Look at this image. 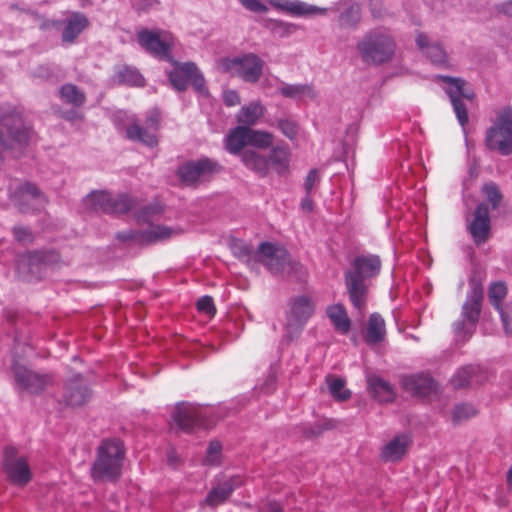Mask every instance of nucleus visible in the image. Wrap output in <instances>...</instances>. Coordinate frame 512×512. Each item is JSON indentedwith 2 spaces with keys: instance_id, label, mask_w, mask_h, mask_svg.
Returning a JSON list of instances; mask_svg holds the SVG:
<instances>
[{
  "instance_id": "f257e3e1",
  "label": "nucleus",
  "mask_w": 512,
  "mask_h": 512,
  "mask_svg": "<svg viewBox=\"0 0 512 512\" xmlns=\"http://www.w3.org/2000/svg\"><path fill=\"white\" fill-rule=\"evenodd\" d=\"M381 272V258L375 254H361L344 273L346 289L352 305L363 314L367 308L369 286L367 281Z\"/></svg>"
},
{
  "instance_id": "f03ea898",
  "label": "nucleus",
  "mask_w": 512,
  "mask_h": 512,
  "mask_svg": "<svg viewBox=\"0 0 512 512\" xmlns=\"http://www.w3.org/2000/svg\"><path fill=\"white\" fill-rule=\"evenodd\" d=\"M125 448L121 440H102L97 448L96 458L90 475L95 482H116L122 473Z\"/></svg>"
},
{
  "instance_id": "7ed1b4c3",
  "label": "nucleus",
  "mask_w": 512,
  "mask_h": 512,
  "mask_svg": "<svg viewBox=\"0 0 512 512\" xmlns=\"http://www.w3.org/2000/svg\"><path fill=\"white\" fill-rule=\"evenodd\" d=\"M364 63L381 65L393 59L397 44L391 33L385 29H372L357 45Z\"/></svg>"
},
{
  "instance_id": "20e7f679",
  "label": "nucleus",
  "mask_w": 512,
  "mask_h": 512,
  "mask_svg": "<svg viewBox=\"0 0 512 512\" xmlns=\"http://www.w3.org/2000/svg\"><path fill=\"white\" fill-rule=\"evenodd\" d=\"M314 312L315 302L309 296L300 295L292 298L286 317L285 336L291 341L298 338Z\"/></svg>"
},
{
  "instance_id": "39448f33",
  "label": "nucleus",
  "mask_w": 512,
  "mask_h": 512,
  "mask_svg": "<svg viewBox=\"0 0 512 512\" xmlns=\"http://www.w3.org/2000/svg\"><path fill=\"white\" fill-rule=\"evenodd\" d=\"M485 143L502 155L512 154V109L499 113L496 123L486 133Z\"/></svg>"
},
{
  "instance_id": "423d86ee",
  "label": "nucleus",
  "mask_w": 512,
  "mask_h": 512,
  "mask_svg": "<svg viewBox=\"0 0 512 512\" xmlns=\"http://www.w3.org/2000/svg\"><path fill=\"white\" fill-rule=\"evenodd\" d=\"M264 62L256 54H244L237 58H222L219 68L248 83H257L262 75Z\"/></svg>"
},
{
  "instance_id": "0eeeda50",
  "label": "nucleus",
  "mask_w": 512,
  "mask_h": 512,
  "mask_svg": "<svg viewBox=\"0 0 512 512\" xmlns=\"http://www.w3.org/2000/svg\"><path fill=\"white\" fill-rule=\"evenodd\" d=\"M2 128L6 129V137L0 131V154L9 150L22 149L28 144L30 129L25 126L19 114L10 113L4 116Z\"/></svg>"
},
{
  "instance_id": "6e6552de",
  "label": "nucleus",
  "mask_w": 512,
  "mask_h": 512,
  "mask_svg": "<svg viewBox=\"0 0 512 512\" xmlns=\"http://www.w3.org/2000/svg\"><path fill=\"white\" fill-rule=\"evenodd\" d=\"M221 171V166L209 158L189 161L179 166L177 176L180 182L187 187H197L203 182L209 181L215 174Z\"/></svg>"
},
{
  "instance_id": "1a4fd4ad",
  "label": "nucleus",
  "mask_w": 512,
  "mask_h": 512,
  "mask_svg": "<svg viewBox=\"0 0 512 512\" xmlns=\"http://www.w3.org/2000/svg\"><path fill=\"white\" fill-rule=\"evenodd\" d=\"M85 205L95 211L123 214L134 209L136 201L125 194L113 197L106 191H93L86 197Z\"/></svg>"
},
{
  "instance_id": "9d476101",
  "label": "nucleus",
  "mask_w": 512,
  "mask_h": 512,
  "mask_svg": "<svg viewBox=\"0 0 512 512\" xmlns=\"http://www.w3.org/2000/svg\"><path fill=\"white\" fill-rule=\"evenodd\" d=\"M10 200L21 213L37 211L46 203L44 196L34 184L17 180L10 184Z\"/></svg>"
},
{
  "instance_id": "9b49d317",
  "label": "nucleus",
  "mask_w": 512,
  "mask_h": 512,
  "mask_svg": "<svg viewBox=\"0 0 512 512\" xmlns=\"http://www.w3.org/2000/svg\"><path fill=\"white\" fill-rule=\"evenodd\" d=\"M172 418L179 429L189 432L196 427L209 428L214 421L208 419L206 408L192 404L181 403L175 407Z\"/></svg>"
},
{
  "instance_id": "f8f14e48",
  "label": "nucleus",
  "mask_w": 512,
  "mask_h": 512,
  "mask_svg": "<svg viewBox=\"0 0 512 512\" xmlns=\"http://www.w3.org/2000/svg\"><path fill=\"white\" fill-rule=\"evenodd\" d=\"M168 77L171 86L179 92L185 91L188 83L201 94L207 92L204 78L193 62L175 64L174 69L169 72Z\"/></svg>"
},
{
  "instance_id": "ddd939ff",
  "label": "nucleus",
  "mask_w": 512,
  "mask_h": 512,
  "mask_svg": "<svg viewBox=\"0 0 512 512\" xmlns=\"http://www.w3.org/2000/svg\"><path fill=\"white\" fill-rule=\"evenodd\" d=\"M160 127V113L157 110L148 112L144 127L138 123L130 124L125 131L126 138L130 141L140 142L153 148L158 145L157 132Z\"/></svg>"
},
{
  "instance_id": "4468645a",
  "label": "nucleus",
  "mask_w": 512,
  "mask_h": 512,
  "mask_svg": "<svg viewBox=\"0 0 512 512\" xmlns=\"http://www.w3.org/2000/svg\"><path fill=\"white\" fill-rule=\"evenodd\" d=\"M255 257L274 275L281 274L286 265L290 263L288 251L284 247L270 242H262Z\"/></svg>"
},
{
  "instance_id": "2eb2a0df",
  "label": "nucleus",
  "mask_w": 512,
  "mask_h": 512,
  "mask_svg": "<svg viewBox=\"0 0 512 512\" xmlns=\"http://www.w3.org/2000/svg\"><path fill=\"white\" fill-rule=\"evenodd\" d=\"M439 79L449 85L446 93L449 96L459 124L464 127L468 122V115L462 100L466 99L471 101L473 99V93L464 90L465 82L461 79L451 78V76H439Z\"/></svg>"
},
{
  "instance_id": "dca6fc26",
  "label": "nucleus",
  "mask_w": 512,
  "mask_h": 512,
  "mask_svg": "<svg viewBox=\"0 0 512 512\" xmlns=\"http://www.w3.org/2000/svg\"><path fill=\"white\" fill-rule=\"evenodd\" d=\"M4 473L13 485L25 486L31 480L30 468L27 464L26 458L17 456L16 450L13 448H6L4 450Z\"/></svg>"
},
{
  "instance_id": "f3484780",
  "label": "nucleus",
  "mask_w": 512,
  "mask_h": 512,
  "mask_svg": "<svg viewBox=\"0 0 512 512\" xmlns=\"http://www.w3.org/2000/svg\"><path fill=\"white\" fill-rule=\"evenodd\" d=\"M12 369L16 385L28 393H39L43 391L50 382L48 375L39 374L18 363H14Z\"/></svg>"
},
{
  "instance_id": "a211bd4d",
  "label": "nucleus",
  "mask_w": 512,
  "mask_h": 512,
  "mask_svg": "<svg viewBox=\"0 0 512 512\" xmlns=\"http://www.w3.org/2000/svg\"><path fill=\"white\" fill-rule=\"evenodd\" d=\"M467 229L475 245H481L488 241L490 237L491 222L489 209L485 203L477 205L472 214L471 220L467 224Z\"/></svg>"
},
{
  "instance_id": "6ab92c4d",
  "label": "nucleus",
  "mask_w": 512,
  "mask_h": 512,
  "mask_svg": "<svg viewBox=\"0 0 512 512\" xmlns=\"http://www.w3.org/2000/svg\"><path fill=\"white\" fill-rule=\"evenodd\" d=\"M483 288L478 282L470 283V290L462 305L461 316L471 327H475L481 313Z\"/></svg>"
},
{
  "instance_id": "aec40b11",
  "label": "nucleus",
  "mask_w": 512,
  "mask_h": 512,
  "mask_svg": "<svg viewBox=\"0 0 512 512\" xmlns=\"http://www.w3.org/2000/svg\"><path fill=\"white\" fill-rule=\"evenodd\" d=\"M64 400L72 407L84 405L91 397V392L81 376L70 379L64 388Z\"/></svg>"
},
{
  "instance_id": "412c9836",
  "label": "nucleus",
  "mask_w": 512,
  "mask_h": 512,
  "mask_svg": "<svg viewBox=\"0 0 512 512\" xmlns=\"http://www.w3.org/2000/svg\"><path fill=\"white\" fill-rule=\"evenodd\" d=\"M137 38L141 47L149 51L152 55L167 57L171 46L166 41V38L161 39L159 33L143 29L138 32Z\"/></svg>"
},
{
  "instance_id": "4be33fe9",
  "label": "nucleus",
  "mask_w": 512,
  "mask_h": 512,
  "mask_svg": "<svg viewBox=\"0 0 512 512\" xmlns=\"http://www.w3.org/2000/svg\"><path fill=\"white\" fill-rule=\"evenodd\" d=\"M244 484L240 476H231L229 479L219 483L214 487L206 497V504L216 507L223 504L233 493V491Z\"/></svg>"
},
{
  "instance_id": "5701e85b",
  "label": "nucleus",
  "mask_w": 512,
  "mask_h": 512,
  "mask_svg": "<svg viewBox=\"0 0 512 512\" xmlns=\"http://www.w3.org/2000/svg\"><path fill=\"white\" fill-rule=\"evenodd\" d=\"M402 387L412 395L426 396L435 390L436 384L428 374L418 373L404 376Z\"/></svg>"
},
{
  "instance_id": "b1692460",
  "label": "nucleus",
  "mask_w": 512,
  "mask_h": 512,
  "mask_svg": "<svg viewBox=\"0 0 512 512\" xmlns=\"http://www.w3.org/2000/svg\"><path fill=\"white\" fill-rule=\"evenodd\" d=\"M411 445V438L407 434H398L394 436L383 448L380 452V457L384 461H401L409 446Z\"/></svg>"
},
{
  "instance_id": "393cba45",
  "label": "nucleus",
  "mask_w": 512,
  "mask_h": 512,
  "mask_svg": "<svg viewBox=\"0 0 512 512\" xmlns=\"http://www.w3.org/2000/svg\"><path fill=\"white\" fill-rule=\"evenodd\" d=\"M387 328L385 319L377 312L370 315L364 331V339L368 345H377L385 340Z\"/></svg>"
},
{
  "instance_id": "a878e982",
  "label": "nucleus",
  "mask_w": 512,
  "mask_h": 512,
  "mask_svg": "<svg viewBox=\"0 0 512 512\" xmlns=\"http://www.w3.org/2000/svg\"><path fill=\"white\" fill-rule=\"evenodd\" d=\"M269 172L272 170L279 176H286L290 172L291 153L288 148L277 146L270 150L267 157Z\"/></svg>"
},
{
  "instance_id": "bb28decb",
  "label": "nucleus",
  "mask_w": 512,
  "mask_h": 512,
  "mask_svg": "<svg viewBox=\"0 0 512 512\" xmlns=\"http://www.w3.org/2000/svg\"><path fill=\"white\" fill-rule=\"evenodd\" d=\"M417 47L424 55L435 65H444L447 63V54L444 48L436 42H430L427 35L418 33L415 38Z\"/></svg>"
},
{
  "instance_id": "cd10ccee",
  "label": "nucleus",
  "mask_w": 512,
  "mask_h": 512,
  "mask_svg": "<svg viewBox=\"0 0 512 512\" xmlns=\"http://www.w3.org/2000/svg\"><path fill=\"white\" fill-rule=\"evenodd\" d=\"M271 3L276 8L296 16L324 14L327 10L326 8L309 5L299 0H272Z\"/></svg>"
},
{
  "instance_id": "c85d7f7f",
  "label": "nucleus",
  "mask_w": 512,
  "mask_h": 512,
  "mask_svg": "<svg viewBox=\"0 0 512 512\" xmlns=\"http://www.w3.org/2000/svg\"><path fill=\"white\" fill-rule=\"evenodd\" d=\"M367 382L372 397L378 402H392L395 399V389L385 379L377 375H370Z\"/></svg>"
},
{
  "instance_id": "c756f323",
  "label": "nucleus",
  "mask_w": 512,
  "mask_h": 512,
  "mask_svg": "<svg viewBox=\"0 0 512 512\" xmlns=\"http://www.w3.org/2000/svg\"><path fill=\"white\" fill-rule=\"evenodd\" d=\"M88 24V18L83 13L73 12L65 23L61 40L64 43H73Z\"/></svg>"
},
{
  "instance_id": "7c9ffc66",
  "label": "nucleus",
  "mask_w": 512,
  "mask_h": 512,
  "mask_svg": "<svg viewBox=\"0 0 512 512\" xmlns=\"http://www.w3.org/2000/svg\"><path fill=\"white\" fill-rule=\"evenodd\" d=\"M242 163L246 168L256 173L259 177H266L269 174L267 157L255 150H245L241 154Z\"/></svg>"
},
{
  "instance_id": "2f4dec72",
  "label": "nucleus",
  "mask_w": 512,
  "mask_h": 512,
  "mask_svg": "<svg viewBox=\"0 0 512 512\" xmlns=\"http://www.w3.org/2000/svg\"><path fill=\"white\" fill-rule=\"evenodd\" d=\"M265 109L259 102L250 103L241 108L237 114V121L241 126H254L263 116Z\"/></svg>"
},
{
  "instance_id": "473e14b6",
  "label": "nucleus",
  "mask_w": 512,
  "mask_h": 512,
  "mask_svg": "<svg viewBox=\"0 0 512 512\" xmlns=\"http://www.w3.org/2000/svg\"><path fill=\"white\" fill-rule=\"evenodd\" d=\"M327 315L338 332L347 334L350 331L351 319L349 318L347 310L343 305L335 304L328 307Z\"/></svg>"
},
{
  "instance_id": "72a5a7b5",
  "label": "nucleus",
  "mask_w": 512,
  "mask_h": 512,
  "mask_svg": "<svg viewBox=\"0 0 512 512\" xmlns=\"http://www.w3.org/2000/svg\"><path fill=\"white\" fill-rule=\"evenodd\" d=\"M245 146H248V127L239 125L226 137V149L231 154H238Z\"/></svg>"
},
{
  "instance_id": "f704fd0d",
  "label": "nucleus",
  "mask_w": 512,
  "mask_h": 512,
  "mask_svg": "<svg viewBox=\"0 0 512 512\" xmlns=\"http://www.w3.org/2000/svg\"><path fill=\"white\" fill-rule=\"evenodd\" d=\"M178 234V231L165 225L150 226L148 230L141 233V243H155L164 241Z\"/></svg>"
},
{
  "instance_id": "c9c22d12",
  "label": "nucleus",
  "mask_w": 512,
  "mask_h": 512,
  "mask_svg": "<svg viewBox=\"0 0 512 512\" xmlns=\"http://www.w3.org/2000/svg\"><path fill=\"white\" fill-rule=\"evenodd\" d=\"M115 79L119 84L142 87L144 85L143 76L136 68L131 66H118L115 71Z\"/></svg>"
},
{
  "instance_id": "e433bc0d",
  "label": "nucleus",
  "mask_w": 512,
  "mask_h": 512,
  "mask_svg": "<svg viewBox=\"0 0 512 512\" xmlns=\"http://www.w3.org/2000/svg\"><path fill=\"white\" fill-rule=\"evenodd\" d=\"M59 94L63 102L74 107L82 106L86 100L84 93L72 84L63 85L59 90Z\"/></svg>"
},
{
  "instance_id": "4c0bfd02",
  "label": "nucleus",
  "mask_w": 512,
  "mask_h": 512,
  "mask_svg": "<svg viewBox=\"0 0 512 512\" xmlns=\"http://www.w3.org/2000/svg\"><path fill=\"white\" fill-rule=\"evenodd\" d=\"M274 136L266 131L253 130L248 127V146L258 149H268L272 146Z\"/></svg>"
},
{
  "instance_id": "58836bf2",
  "label": "nucleus",
  "mask_w": 512,
  "mask_h": 512,
  "mask_svg": "<svg viewBox=\"0 0 512 512\" xmlns=\"http://www.w3.org/2000/svg\"><path fill=\"white\" fill-rule=\"evenodd\" d=\"M281 94L286 98L308 97L315 98L316 94L308 85H285L280 89Z\"/></svg>"
},
{
  "instance_id": "ea45409f",
  "label": "nucleus",
  "mask_w": 512,
  "mask_h": 512,
  "mask_svg": "<svg viewBox=\"0 0 512 512\" xmlns=\"http://www.w3.org/2000/svg\"><path fill=\"white\" fill-rule=\"evenodd\" d=\"M507 295V287L504 282L491 283L488 289V298L495 310H500L502 301Z\"/></svg>"
},
{
  "instance_id": "a19ab883",
  "label": "nucleus",
  "mask_w": 512,
  "mask_h": 512,
  "mask_svg": "<svg viewBox=\"0 0 512 512\" xmlns=\"http://www.w3.org/2000/svg\"><path fill=\"white\" fill-rule=\"evenodd\" d=\"M329 391L337 401H346L351 398V391L345 387L346 383L342 378L328 377Z\"/></svg>"
},
{
  "instance_id": "79ce46f5",
  "label": "nucleus",
  "mask_w": 512,
  "mask_h": 512,
  "mask_svg": "<svg viewBox=\"0 0 512 512\" xmlns=\"http://www.w3.org/2000/svg\"><path fill=\"white\" fill-rule=\"evenodd\" d=\"M478 371V367L468 365L461 367L451 378V383L455 388H463L470 383L471 378Z\"/></svg>"
},
{
  "instance_id": "37998d69",
  "label": "nucleus",
  "mask_w": 512,
  "mask_h": 512,
  "mask_svg": "<svg viewBox=\"0 0 512 512\" xmlns=\"http://www.w3.org/2000/svg\"><path fill=\"white\" fill-rule=\"evenodd\" d=\"M477 414L475 407L468 403H459L452 409V421L455 424H459L466 421Z\"/></svg>"
},
{
  "instance_id": "c03bdc74",
  "label": "nucleus",
  "mask_w": 512,
  "mask_h": 512,
  "mask_svg": "<svg viewBox=\"0 0 512 512\" xmlns=\"http://www.w3.org/2000/svg\"><path fill=\"white\" fill-rule=\"evenodd\" d=\"M482 193L490 203L492 209L498 208L502 201V194L494 183H486L482 186Z\"/></svg>"
},
{
  "instance_id": "a18cd8bd",
  "label": "nucleus",
  "mask_w": 512,
  "mask_h": 512,
  "mask_svg": "<svg viewBox=\"0 0 512 512\" xmlns=\"http://www.w3.org/2000/svg\"><path fill=\"white\" fill-rule=\"evenodd\" d=\"M221 451L222 446L219 442H210L205 457V463L207 465H219L221 461Z\"/></svg>"
},
{
  "instance_id": "49530a36",
  "label": "nucleus",
  "mask_w": 512,
  "mask_h": 512,
  "mask_svg": "<svg viewBox=\"0 0 512 512\" xmlns=\"http://www.w3.org/2000/svg\"><path fill=\"white\" fill-rule=\"evenodd\" d=\"M196 306L199 312L205 313L209 317H213L217 311L213 298L208 295L201 297L197 301Z\"/></svg>"
},
{
  "instance_id": "de8ad7c7",
  "label": "nucleus",
  "mask_w": 512,
  "mask_h": 512,
  "mask_svg": "<svg viewBox=\"0 0 512 512\" xmlns=\"http://www.w3.org/2000/svg\"><path fill=\"white\" fill-rule=\"evenodd\" d=\"M474 328L475 327H471L463 318L462 320L456 321L453 324L454 334L464 341L472 335Z\"/></svg>"
},
{
  "instance_id": "09e8293b",
  "label": "nucleus",
  "mask_w": 512,
  "mask_h": 512,
  "mask_svg": "<svg viewBox=\"0 0 512 512\" xmlns=\"http://www.w3.org/2000/svg\"><path fill=\"white\" fill-rule=\"evenodd\" d=\"M278 128L281 130L284 136L288 139L293 140L298 135V126L294 121L283 119L278 122Z\"/></svg>"
},
{
  "instance_id": "8fccbe9b",
  "label": "nucleus",
  "mask_w": 512,
  "mask_h": 512,
  "mask_svg": "<svg viewBox=\"0 0 512 512\" xmlns=\"http://www.w3.org/2000/svg\"><path fill=\"white\" fill-rule=\"evenodd\" d=\"M340 20L344 25H355L359 21L358 9L354 7L348 8L341 14Z\"/></svg>"
},
{
  "instance_id": "3c124183",
  "label": "nucleus",
  "mask_w": 512,
  "mask_h": 512,
  "mask_svg": "<svg viewBox=\"0 0 512 512\" xmlns=\"http://www.w3.org/2000/svg\"><path fill=\"white\" fill-rule=\"evenodd\" d=\"M13 235L15 239L20 243H30L33 240V236L30 230L24 227H14Z\"/></svg>"
},
{
  "instance_id": "603ef678",
  "label": "nucleus",
  "mask_w": 512,
  "mask_h": 512,
  "mask_svg": "<svg viewBox=\"0 0 512 512\" xmlns=\"http://www.w3.org/2000/svg\"><path fill=\"white\" fill-rule=\"evenodd\" d=\"M319 182V174L317 169H312L305 179V190L308 195L311 194L314 186Z\"/></svg>"
},
{
  "instance_id": "864d4df0",
  "label": "nucleus",
  "mask_w": 512,
  "mask_h": 512,
  "mask_svg": "<svg viewBox=\"0 0 512 512\" xmlns=\"http://www.w3.org/2000/svg\"><path fill=\"white\" fill-rule=\"evenodd\" d=\"M247 9L254 12H266L267 6L258 0H239Z\"/></svg>"
},
{
  "instance_id": "5fc2aeb1",
  "label": "nucleus",
  "mask_w": 512,
  "mask_h": 512,
  "mask_svg": "<svg viewBox=\"0 0 512 512\" xmlns=\"http://www.w3.org/2000/svg\"><path fill=\"white\" fill-rule=\"evenodd\" d=\"M497 311L500 314L501 321H502L506 335H510L512 333V329L510 327V323L512 322V313L510 314L508 312H505L503 310L502 306L500 307V310H497Z\"/></svg>"
},
{
  "instance_id": "6e6d98bb",
  "label": "nucleus",
  "mask_w": 512,
  "mask_h": 512,
  "mask_svg": "<svg viewBox=\"0 0 512 512\" xmlns=\"http://www.w3.org/2000/svg\"><path fill=\"white\" fill-rule=\"evenodd\" d=\"M224 103L228 107H234L240 104V97L235 91H226L224 93Z\"/></svg>"
},
{
  "instance_id": "4d7b16f0",
  "label": "nucleus",
  "mask_w": 512,
  "mask_h": 512,
  "mask_svg": "<svg viewBox=\"0 0 512 512\" xmlns=\"http://www.w3.org/2000/svg\"><path fill=\"white\" fill-rule=\"evenodd\" d=\"M116 238L120 241L138 240L141 242V233L129 230L117 233Z\"/></svg>"
},
{
  "instance_id": "13d9d810",
  "label": "nucleus",
  "mask_w": 512,
  "mask_h": 512,
  "mask_svg": "<svg viewBox=\"0 0 512 512\" xmlns=\"http://www.w3.org/2000/svg\"><path fill=\"white\" fill-rule=\"evenodd\" d=\"M47 257L46 253L43 252H32L28 255V262L33 264L35 262H45Z\"/></svg>"
},
{
  "instance_id": "bf43d9fd",
  "label": "nucleus",
  "mask_w": 512,
  "mask_h": 512,
  "mask_svg": "<svg viewBox=\"0 0 512 512\" xmlns=\"http://www.w3.org/2000/svg\"><path fill=\"white\" fill-rule=\"evenodd\" d=\"M498 10L505 15L512 16V0H507L498 6Z\"/></svg>"
},
{
  "instance_id": "052dcab7",
  "label": "nucleus",
  "mask_w": 512,
  "mask_h": 512,
  "mask_svg": "<svg viewBox=\"0 0 512 512\" xmlns=\"http://www.w3.org/2000/svg\"><path fill=\"white\" fill-rule=\"evenodd\" d=\"M265 512H284L283 507L277 502H270Z\"/></svg>"
},
{
  "instance_id": "680f3d73",
  "label": "nucleus",
  "mask_w": 512,
  "mask_h": 512,
  "mask_svg": "<svg viewBox=\"0 0 512 512\" xmlns=\"http://www.w3.org/2000/svg\"><path fill=\"white\" fill-rule=\"evenodd\" d=\"M302 208L308 212L313 210V200L311 199L310 195L307 194V197L302 201Z\"/></svg>"
},
{
  "instance_id": "e2e57ef3",
  "label": "nucleus",
  "mask_w": 512,
  "mask_h": 512,
  "mask_svg": "<svg viewBox=\"0 0 512 512\" xmlns=\"http://www.w3.org/2000/svg\"><path fill=\"white\" fill-rule=\"evenodd\" d=\"M506 482L508 489L512 492V467L507 471Z\"/></svg>"
},
{
  "instance_id": "0e129e2a",
  "label": "nucleus",
  "mask_w": 512,
  "mask_h": 512,
  "mask_svg": "<svg viewBox=\"0 0 512 512\" xmlns=\"http://www.w3.org/2000/svg\"><path fill=\"white\" fill-rule=\"evenodd\" d=\"M158 212H159L158 210H156V209H154V208H150V207H148V208H146V209L144 210V214H145L146 216H149L150 214H155V213H158Z\"/></svg>"
},
{
  "instance_id": "69168bd1",
  "label": "nucleus",
  "mask_w": 512,
  "mask_h": 512,
  "mask_svg": "<svg viewBox=\"0 0 512 512\" xmlns=\"http://www.w3.org/2000/svg\"><path fill=\"white\" fill-rule=\"evenodd\" d=\"M244 251H245V253H246L247 255L249 254V251H248V249H247V248H244Z\"/></svg>"
}]
</instances>
